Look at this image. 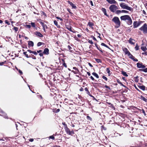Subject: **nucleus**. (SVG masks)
I'll return each mask as SVG.
<instances>
[{
	"label": "nucleus",
	"mask_w": 147,
	"mask_h": 147,
	"mask_svg": "<svg viewBox=\"0 0 147 147\" xmlns=\"http://www.w3.org/2000/svg\"><path fill=\"white\" fill-rule=\"evenodd\" d=\"M121 74L123 75V76L127 77L128 76V75L127 74L126 72L123 71H122Z\"/></svg>",
	"instance_id": "19"
},
{
	"label": "nucleus",
	"mask_w": 147,
	"mask_h": 147,
	"mask_svg": "<svg viewBox=\"0 0 147 147\" xmlns=\"http://www.w3.org/2000/svg\"><path fill=\"white\" fill-rule=\"evenodd\" d=\"M49 139H51L53 140H54L55 139L54 137L53 136V135L50 136L49 137Z\"/></svg>",
	"instance_id": "33"
},
{
	"label": "nucleus",
	"mask_w": 147,
	"mask_h": 147,
	"mask_svg": "<svg viewBox=\"0 0 147 147\" xmlns=\"http://www.w3.org/2000/svg\"><path fill=\"white\" fill-rule=\"evenodd\" d=\"M65 129L67 134H68L70 131L69 129L68 128V127L65 128Z\"/></svg>",
	"instance_id": "26"
},
{
	"label": "nucleus",
	"mask_w": 147,
	"mask_h": 147,
	"mask_svg": "<svg viewBox=\"0 0 147 147\" xmlns=\"http://www.w3.org/2000/svg\"><path fill=\"white\" fill-rule=\"evenodd\" d=\"M142 64V63H137V67L138 68H141Z\"/></svg>",
	"instance_id": "21"
},
{
	"label": "nucleus",
	"mask_w": 147,
	"mask_h": 147,
	"mask_svg": "<svg viewBox=\"0 0 147 147\" xmlns=\"http://www.w3.org/2000/svg\"><path fill=\"white\" fill-rule=\"evenodd\" d=\"M67 29L68 30H69V31H71V32H74L73 31H72V30H71V27H70L69 28H67Z\"/></svg>",
	"instance_id": "43"
},
{
	"label": "nucleus",
	"mask_w": 147,
	"mask_h": 147,
	"mask_svg": "<svg viewBox=\"0 0 147 147\" xmlns=\"http://www.w3.org/2000/svg\"><path fill=\"white\" fill-rule=\"evenodd\" d=\"M88 42L90 43V44H91V45H92L93 44V42L92 41V40H89L88 41Z\"/></svg>",
	"instance_id": "48"
},
{
	"label": "nucleus",
	"mask_w": 147,
	"mask_h": 147,
	"mask_svg": "<svg viewBox=\"0 0 147 147\" xmlns=\"http://www.w3.org/2000/svg\"><path fill=\"white\" fill-rule=\"evenodd\" d=\"M138 87L140 89H141L143 90H145V87L144 85L138 86Z\"/></svg>",
	"instance_id": "17"
},
{
	"label": "nucleus",
	"mask_w": 147,
	"mask_h": 147,
	"mask_svg": "<svg viewBox=\"0 0 147 147\" xmlns=\"http://www.w3.org/2000/svg\"><path fill=\"white\" fill-rule=\"evenodd\" d=\"M63 65L65 67H67V65L66 64V63H63Z\"/></svg>",
	"instance_id": "58"
},
{
	"label": "nucleus",
	"mask_w": 147,
	"mask_h": 147,
	"mask_svg": "<svg viewBox=\"0 0 147 147\" xmlns=\"http://www.w3.org/2000/svg\"><path fill=\"white\" fill-rule=\"evenodd\" d=\"M91 38L93 39V40H95V41H96V38L94 37V36H92V37H91Z\"/></svg>",
	"instance_id": "57"
},
{
	"label": "nucleus",
	"mask_w": 147,
	"mask_h": 147,
	"mask_svg": "<svg viewBox=\"0 0 147 147\" xmlns=\"http://www.w3.org/2000/svg\"><path fill=\"white\" fill-rule=\"evenodd\" d=\"M34 34L39 37H43V35L40 32L38 31L35 32Z\"/></svg>",
	"instance_id": "9"
},
{
	"label": "nucleus",
	"mask_w": 147,
	"mask_h": 147,
	"mask_svg": "<svg viewBox=\"0 0 147 147\" xmlns=\"http://www.w3.org/2000/svg\"><path fill=\"white\" fill-rule=\"evenodd\" d=\"M102 12H103L105 15V16H108V15L107 14V13L106 10V9H105L104 8H102Z\"/></svg>",
	"instance_id": "13"
},
{
	"label": "nucleus",
	"mask_w": 147,
	"mask_h": 147,
	"mask_svg": "<svg viewBox=\"0 0 147 147\" xmlns=\"http://www.w3.org/2000/svg\"><path fill=\"white\" fill-rule=\"evenodd\" d=\"M31 24L32 26L33 27L35 28L36 26H35V24L34 23V22H31Z\"/></svg>",
	"instance_id": "38"
},
{
	"label": "nucleus",
	"mask_w": 147,
	"mask_h": 147,
	"mask_svg": "<svg viewBox=\"0 0 147 147\" xmlns=\"http://www.w3.org/2000/svg\"><path fill=\"white\" fill-rule=\"evenodd\" d=\"M133 40L134 41V40L131 38H130L129 40V43L131 44L134 45L135 43L133 42Z\"/></svg>",
	"instance_id": "16"
},
{
	"label": "nucleus",
	"mask_w": 147,
	"mask_h": 147,
	"mask_svg": "<svg viewBox=\"0 0 147 147\" xmlns=\"http://www.w3.org/2000/svg\"><path fill=\"white\" fill-rule=\"evenodd\" d=\"M5 23L7 24L8 25H9L10 24V23L9 22V21L8 20H5Z\"/></svg>",
	"instance_id": "49"
},
{
	"label": "nucleus",
	"mask_w": 147,
	"mask_h": 147,
	"mask_svg": "<svg viewBox=\"0 0 147 147\" xmlns=\"http://www.w3.org/2000/svg\"><path fill=\"white\" fill-rule=\"evenodd\" d=\"M87 118L88 119H89L90 121H92V119L90 116H87Z\"/></svg>",
	"instance_id": "44"
},
{
	"label": "nucleus",
	"mask_w": 147,
	"mask_h": 147,
	"mask_svg": "<svg viewBox=\"0 0 147 147\" xmlns=\"http://www.w3.org/2000/svg\"><path fill=\"white\" fill-rule=\"evenodd\" d=\"M106 71L109 74H110V71L109 69L108 68L107 69Z\"/></svg>",
	"instance_id": "53"
},
{
	"label": "nucleus",
	"mask_w": 147,
	"mask_h": 147,
	"mask_svg": "<svg viewBox=\"0 0 147 147\" xmlns=\"http://www.w3.org/2000/svg\"><path fill=\"white\" fill-rule=\"evenodd\" d=\"M43 53L47 55H48V54H49V49L47 48H45L44 50V51L43 52Z\"/></svg>",
	"instance_id": "10"
},
{
	"label": "nucleus",
	"mask_w": 147,
	"mask_h": 147,
	"mask_svg": "<svg viewBox=\"0 0 147 147\" xmlns=\"http://www.w3.org/2000/svg\"><path fill=\"white\" fill-rule=\"evenodd\" d=\"M1 114H2L1 115L3 116L4 118H7V115L5 113L3 112H2L1 113Z\"/></svg>",
	"instance_id": "18"
},
{
	"label": "nucleus",
	"mask_w": 147,
	"mask_h": 147,
	"mask_svg": "<svg viewBox=\"0 0 147 147\" xmlns=\"http://www.w3.org/2000/svg\"><path fill=\"white\" fill-rule=\"evenodd\" d=\"M128 11H127L122 10H120V13H128Z\"/></svg>",
	"instance_id": "24"
},
{
	"label": "nucleus",
	"mask_w": 147,
	"mask_h": 147,
	"mask_svg": "<svg viewBox=\"0 0 147 147\" xmlns=\"http://www.w3.org/2000/svg\"><path fill=\"white\" fill-rule=\"evenodd\" d=\"M28 45L30 47H33L34 46V43L32 41H29L28 42Z\"/></svg>",
	"instance_id": "14"
},
{
	"label": "nucleus",
	"mask_w": 147,
	"mask_h": 147,
	"mask_svg": "<svg viewBox=\"0 0 147 147\" xmlns=\"http://www.w3.org/2000/svg\"><path fill=\"white\" fill-rule=\"evenodd\" d=\"M129 16L128 15H125L122 16L120 17V18L121 20L125 21L127 20Z\"/></svg>",
	"instance_id": "8"
},
{
	"label": "nucleus",
	"mask_w": 147,
	"mask_h": 147,
	"mask_svg": "<svg viewBox=\"0 0 147 147\" xmlns=\"http://www.w3.org/2000/svg\"><path fill=\"white\" fill-rule=\"evenodd\" d=\"M71 72H73L75 74H78V72L79 71H73V70H72L71 71Z\"/></svg>",
	"instance_id": "46"
},
{
	"label": "nucleus",
	"mask_w": 147,
	"mask_h": 147,
	"mask_svg": "<svg viewBox=\"0 0 147 147\" xmlns=\"http://www.w3.org/2000/svg\"><path fill=\"white\" fill-rule=\"evenodd\" d=\"M16 69L17 70H18L19 73L21 74V75L22 74V71H21L20 69H18L17 68H16Z\"/></svg>",
	"instance_id": "47"
},
{
	"label": "nucleus",
	"mask_w": 147,
	"mask_h": 147,
	"mask_svg": "<svg viewBox=\"0 0 147 147\" xmlns=\"http://www.w3.org/2000/svg\"><path fill=\"white\" fill-rule=\"evenodd\" d=\"M140 71H143L145 72H147V68H146L144 69H140Z\"/></svg>",
	"instance_id": "29"
},
{
	"label": "nucleus",
	"mask_w": 147,
	"mask_h": 147,
	"mask_svg": "<svg viewBox=\"0 0 147 147\" xmlns=\"http://www.w3.org/2000/svg\"><path fill=\"white\" fill-rule=\"evenodd\" d=\"M127 55L129 57V58L131 59L133 57V56L130 53Z\"/></svg>",
	"instance_id": "35"
},
{
	"label": "nucleus",
	"mask_w": 147,
	"mask_h": 147,
	"mask_svg": "<svg viewBox=\"0 0 147 147\" xmlns=\"http://www.w3.org/2000/svg\"><path fill=\"white\" fill-rule=\"evenodd\" d=\"M96 48L98 49V50H99L102 53L103 52L102 51V50L101 49V48H100L99 47H98V46L97 47H96Z\"/></svg>",
	"instance_id": "41"
},
{
	"label": "nucleus",
	"mask_w": 147,
	"mask_h": 147,
	"mask_svg": "<svg viewBox=\"0 0 147 147\" xmlns=\"http://www.w3.org/2000/svg\"><path fill=\"white\" fill-rule=\"evenodd\" d=\"M56 18L58 19H59L61 21H63V19H61V18L59 17H56Z\"/></svg>",
	"instance_id": "55"
},
{
	"label": "nucleus",
	"mask_w": 147,
	"mask_h": 147,
	"mask_svg": "<svg viewBox=\"0 0 147 147\" xmlns=\"http://www.w3.org/2000/svg\"><path fill=\"white\" fill-rule=\"evenodd\" d=\"M33 54H34L35 55H37L38 54L37 53L36 51H33Z\"/></svg>",
	"instance_id": "54"
},
{
	"label": "nucleus",
	"mask_w": 147,
	"mask_h": 147,
	"mask_svg": "<svg viewBox=\"0 0 147 147\" xmlns=\"http://www.w3.org/2000/svg\"><path fill=\"white\" fill-rule=\"evenodd\" d=\"M141 111H142V113L144 114V115L146 116V114L145 113V111H144V110L142 109L141 110Z\"/></svg>",
	"instance_id": "50"
},
{
	"label": "nucleus",
	"mask_w": 147,
	"mask_h": 147,
	"mask_svg": "<svg viewBox=\"0 0 147 147\" xmlns=\"http://www.w3.org/2000/svg\"><path fill=\"white\" fill-rule=\"evenodd\" d=\"M13 28H14V30H15V31L16 32H17L18 30V27H17L14 26Z\"/></svg>",
	"instance_id": "40"
},
{
	"label": "nucleus",
	"mask_w": 147,
	"mask_h": 147,
	"mask_svg": "<svg viewBox=\"0 0 147 147\" xmlns=\"http://www.w3.org/2000/svg\"><path fill=\"white\" fill-rule=\"evenodd\" d=\"M27 52H25L23 53V54L26 56L27 58H29L30 57L28 56V55L26 54Z\"/></svg>",
	"instance_id": "36"
},
{
	"label": "nucleus",
	"mask_w": 147,
	"mask_h": 147,
	"mask_svg": "<svg viewBox=\"0 0 147 147\" xmlns=\"http://www.w3.org/2000/svg\"><path fill=\"white\" fill-rule=\"evenodd\" d=\"M141 97L142 100H143L146 102H147V99L146 98H145L142 95L141 96Z\"/></svg>",
	"instance_id": "23"
},
{
	"label": "nucleus",
	"mask_w": 147,
	"mask_h": 147,
	"mask_svg": "<svg viewBox=\"0 0 147 147\" xmlns=\"http://www.w3.org/2000/svg\"><path fill=\"white\" fill-rule=\"evenodd\" d=\"M141 48L142 50L144 51L147 49V48L145 47H142Z\"/></svg>",
	"instance_id": "31"
},
{
	"label": "nucleus",
	"mask_w": 147,
	"mask_h": 147,
	"mask_svg": "<svg viewBox=\"0 0 147 147\" xmlns=\"http://www.w3.org/2000/svg\"><path fill=\"white\" fill-rule=\"evenodd\" d=\"M101 128L102 129L106 130V128L103 125L101 126Z\"/></svg>",
	"instance_id": "59"
},
{
	"label": "nucleus",
	"mask_w": 147,
	"mask_h": 147,
	"mask_svg": "<svg viewBox=\"0 0 147 147\" xmlns=\"http://www.w3.org/2000/svg\"><path fill=\"white\" fill-rule=\"evenodd\" d=\"M45 45V44L44 43L42 42H39L37 44V46L38 47H39L42 45Z\"/></svg>",
	"instance_id": "27"
},
{
	"label": "nucleus",
	"mask_w": 147,
	"mask_h": 147,
	"mask_svg": "<svg viewBox=\"0 0 147 147\" xmlns=\"http://www.w3.org/2000/svg\"><path fill=\"white\" fill-rule=\"evenodd\" d=\"M143 13L145 15H146V13L144 10H143L142 11Z\"/></svg>",
	"instance_id": "63"
},
{
	"label": "nucleus",
	"mask_w": 147,
	"mask_h": 147,
	"mask_svg": "<svg viewBox=\"0 0 147 147\" xmlns=\"http://www.w3.org/2000/svg\"><path fill=\"white\" fill-rule=\"evenodd\" d=\"M62 124L64 125L65 128L67 127V124H66L65 122H63Z\"/></svg>",
	"instance_id": "39"
},
{
	"label": "nucleus",
	"mask_w": 147,
	"mask_h": 147,
	"mask_svg": "<svg viewBox=\"0 0 147 147\" xmlns=\"http://www.w3.org/2000/svg\"><path fill=\"white\" fill-rule=\"evenodd\" d=\"M74 131L72 130L71 131H70V132H69L68 134L69 135H72L73 134H74Z\"/></svg>",
	"instance_id": "32"
},
{
	"label": "nucleus",
	"mask_w": 147,
	"mask_h": 147,
	"mask_svg": "<svg viewBox=\"0 0 147 147\" xmlns=\"http://www.w3.org/2000/svg\"><path fill=\"white\" fill-rule=\"evenodd\" d=\"M54 24L57 27V28H59L60 27V26L58 25L57 22L56 21L54 20Z\"/></svg>",
	"instance_id": "22"
},
{
	"label": "nucleus",
	"mask_w": 147,
	"mask_h": 147,
	"mask_svg": "<svg viewBox=\"0 0 147 147\" xmlns=\"http://www.w3.org/2000/svg\"><path fill=\"white\" fill-rule=\"evenodd\" d=\"M26 26L28 28H31V26L30 25H26Z\"/></svg>",
	"instance_id": "56"
},
{
	"label": "nucleus",
	"mask_w": 147,
	"mask_h": 147,
	"mask_svg": "<svg viewBox=\"0 0 147 147\" xmlns=\"http://www.w3.org/2000/svg\"><path fill=\"white\" fill-rule=\"evenodd\" d=\"M132 60L134 61H138V60L136 59V58H135V57L133 56L132 57L131 59Z\"/></svg>",
	"instance_id": "28"
},
{
	"label": "nucleus",
	"mask_w": 147,
	"mask_h": 147,
	"mask_svg": "<svg viewBox=\"0 0 147 147\" xmlns=\"http://www.w3.org/2000/svg\"><path fill=\"white\" fill-rule=\"evenodd\" d=\"M67 48L71 52H72L71 50V49H72V48L69 45H68L67 46Z\"/></svg>",
	"instance_id": "42"
},
{
	"label": "nucleus",
	"mask_w": 147,
	"mask_h": 147,
	"mask_svg": "<svg viewBox=\"0 0 147 147\" xmlns=\"http://www.w3.org/2000/svg\"><path fill=\"white\" fill-rule=\"evenodd\" d=\"M73 69H75V70H76L78 71H79V70H78V69L76 67H73Z\"/></svg>",
	"instance_id": "51"
},
{
	"label": "nucleus",
	"mask_w": 147,
	"mask_h": 147,
	"mask_svg": "<svg viewBox=\"0 0 147 147\" xmlns=\"http://www.w3.org/2000/svg\"><path fill=\"white\" fill-rule=\"evenodd\" d=\"M5 62H0V65H3L4 63H5Z\"/></svg>",
	"instance_id": "61"
},
{
	"label": "nucleus",
	"mask_w": 147,
	"mask_h": 147,
	"mask_svg": "<svg viewBox=\"0 0 147 147\" xmlns=\"http://www.w3.org/2000/svg\"><path fill=\"white\" fill-rule=\"evenodd\" d=\"M112 21L117 25L115 26L116 28H118L119 26V18L117 17H114L112 20Z\"/></svg>",
	"instance_id": "2"
},
{
	"label": "nucleus",
	"mask_w": 147,
	"mask_h": 147,
	"mask_svg": "<svg viewBox=\"0 0 147 147\" xmlns=\"http://www.w3.org/2000/svg\"><path fill=\"white\" fill-rule=\"evenodd\" d=\"M40 23L41 24L42 27H43V30L44 32H46L45 27H46V28H47V25H46L45 24H44V23L42 22H40Z\"/></svg>",
	"instance_id": "11"
},
{
	"label": "nucleus",
	"mask_w": 147,
	"mask_h": 147,
	"mask_svg": "<svg viewBox=\"0 0 147 147\" xmlns=\"http://www.w3.org/2000/svg\"><path fill=\"white\" fill-rule=\"evenodd\" d=\"M105 88H107L109 90H110V87L107 85H105Z\"/></svg>",
	"instance_id": "52"
},
{
	"label": "nucleus",
	"mask_w": 147,
	"mask_h": 147,
	"mask_svg": "<svg viewBox=\"0 0 147 147\" xmlns=\"http://www.w3.org/2000/svg\"><path fill=\"white\" fill-rule=\"evenodd\" d=\"M43 53H40L39 54V55L40 56H42L43 55Z\"/></svg>",
	"instance_id": "62"
},
{
	"label": "nucleus",
	"mask_w": 147,
	"mask_h": 147,
	"mask_svg": "<svg viewBox=\"0 0 147 147\" xmlns=\"http://www.w3.org/2000/svg\"><path fill=\"white\" fill-rule=\"evenodd\" d=\"M69 4L71 6L72 9H76L77 8V7L72 2H70L69 1H67Z\"/></svg>",
	"instance_id": "7"
},
{
	"label": "nucleus",
	"mask_w": 147,
	"mask_h": 147,
	"mask_svg": "<svg viewBox=\"0 0 147 147\" xmlns=\"http://www.w3.org/2000/svg\"><path fill=\"white\" fill-rule=\"evenodd\" d=\"M88 25L89 27L92 28L93 26L94 25V24L91 22H88Z\"/></svg>",
	"instance_id": "20"
},
{
	"label": "nucleus",
	"mask_w": 147,
	"mask_h": 147,
	"mask_svg": "<svg viewBox=\"0 0 147 147\" xmlns=\"http://www.w3.org/2000/svg\"><path fill=\"white\" fill-rule=\"evenodd\" d=\"M110 4L115 3L116 2L114 0H106Z\"/></svg>",
	"instance_id": "15"
},
{
	"label": "nucleus",
	"mask_w": 147,
	"mask_h": 147,
	"mask_svg": "<svg viewBox=\"0 0 147 147\" xmlns=\"http://www.w3.org/2000/svg\"><path fill=\"white\" fill-rule=\"evenodd\" d=\"M95 61L98 63H101V61L100 59H95Z\"/></svg>",
	"instance_id": "30"
},
{
	"label": "nucleus",
	"mask_w": 147,
	"mask_h": 147,
	"mask_svg": "<svg viewBox=\"0 0 147 147\" xmlns=\"http://www.w3.org/2000/svg\"><path fill=\"white\" fill-rule=\"evenodd\" d=\"M126 22L127 24L129 25H131L132 24V20L129 16Z\"/></svg>",
	"instance_id": "6"
},
{
	"label": "nucleus",
	"mask_w": 147,
	"mask_h": 147,
	"mask_svg": "<svg viewBox=\"0 0 147 147\" xmlns=\"http://www.w3.org/2000/svg\"><path fill=\"white\" fill-rule=\"evenodd\" d=\"M142 22L134 21L133 23V26L134 28H136L139 26L141 24Z\"/></svg>",
	"instance_id": "5"
},
{
	"label": "nucleus",
	"mask_w": 147,
	"mask_h": 147,
	"mask_svg": "<svg viewBox=\"0 0 147 147\" xmlns=\"http://www.w3.org/2000/svg\"><path fill=\"white\" fill-rule=\"evenodd\" d=\"M92 74L94 76L96 77L97 78H99V76L95 72H93L92 73Z\"/></svg>",
	"instance_id": "25"
},
{
	"label": "nucleus",
	"mask_w": 147,
	"mask_h": 147,
	"mask_svg": "<svg viewBox=\"0 0 147 147\" xmlns=\"http://www.w3.org/2000/svg\"><path fill=\"white\" fill-rule=\"evenodd\" d=\"M135 49L136 50H139V46H138V44H137L135 47Z\"/></svg>",
	"instance_id": "37"
},
{
	"label": "nucleus",
	"mask_w": 147,
	"mask_h": 147,
	"mask_svg": "<svg viewBox=\"0 0 147 147\" xmlns=\"http://www.w3.org/2000/svg\"><path fill=\"white\" fill-rule=\"evenodd\" d=\"M101 45L102 46H105V47H107V48H109V47L106 45L104 43H101Z\"/></svg>",
	"instance_id": "34"
},
{
	"label": "nucleus",
	"mask_w": 147,
	"mask_h": 147,
	"mask_svg": "<svg viewBox=\"0 0 147 147\" xmlns=\"http://www.w3.org/2000/svg\"><path fill=\"white\" fill-rule=\"evenodd\" d=\"M109 9L111 12H114L118 9V8L116 6L113 5L109 7Z\"/></svg>",
	"instance_id": "4"
},
{
	"label": "nucleus",
	"mask_w": 147,
	"mask_h": 147,
	"mask_svg": "<svg viewBox=\"0 0 147 147\" xmlns=\"http://www.w3.org/2000/svg\"><path fill=\"white\" fill-rule=\"evenodd\" d=\"M139 30L143 31L144 33H147V25L146 23L144 24L143 25L139 28Z\"/></svg>",
	"instance_id": "3"
},
{
	"label": "nucleus",
	"mask_w": 147,
	"mask_h": 147,
	"mask_svg": "<svg viewBox=\"0 0 147 147\" xmlns=\"http://www.w3.org/2000/svg\"><path fill=\"white\" fill-rule=\"evenodd\" d=\"M102 78L103 79H105L106 81H107V78L105 76H102Z\"/></svg>",
	"instance_id": "45"
},
{
	"label": "nucleus",
	"mask_w": 147,
	"mask_h": 147,
	"mask_svg": "<svg viewBox=\"0 0 147 147\" xmlns=\"http://www.w3.org/2000/svg\"><path fill=\"white\" fill-rule=\"evenodd\" d=\"M123 50L125 55H127L130 53L129 52L128 50L126 48H123Z\"/></svg>",
	"instance_id": "12"
},
{
	"label": "nucleus",
	"mask_w": 147,
	"mask_h": 147,
	"mask_svg": "<svg viewBox=\"0 0 147 147\" xmlns=\"http://www.w3.org/2000/svg\"><path fill=\"white\" fill-rule=\"evenodd\" d=\"M27 51H28L29 52V53H33V51H31L30 50H27Z\"/></svg>",
	"instance_id": "60"
},
{
	"label": "nucleus",
	"mask_w": 147,
	"mask_h": 147,
	"mask_svg": "<svg viewBox=\"0 0 147 147\" xmlns=\"http://www.w3.org/2000/svg\"><path fill=\"white\" fill-rule=\"evenodd\" d=\"M120 6L121 7V8L126 9L128 10L131 11L132 9V8L128 6V5L125 3H120Z\"/></svg>",
	"instance_id": "1"
},
{
	"label": "nucleus",
	"mask_w": 147,
	"mask_h": 147,
	"mask_svg": "<svg viewBox=\"0 0 147 147\" xmlns=\"http://www.w3.org/2000/svg\"><path fill=\"white\" fill-rule=\"evenodd\" d=\"M90 3L91 5L92 6H93V3L92 2V1H90Z\"/></svg>",
	"instance_id": "64"
}]
</instances>
